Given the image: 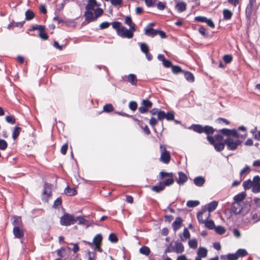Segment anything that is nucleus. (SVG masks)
Returning a JSON list of instances; mask_svg holds the SVG:
<instances>
[{"label": "nucleus", "instance_id": "f257e3e1", "mask_svg": "<svg viewBox=\"0 0 260 260\" xmlns=\"http://www.w3.org/2000/svg\"><path fill=\"white\" fill-rule=\"evenodd\" d=\"M113 28L116 30L117 35L123 38L131 39L134 37V32L136 30L134 26H132L129 29L121 25V23L119 21L112 22Z\"/></svg>", "mask_w": 260, "mask_h": 260}, {"label": "nucleus", "instance_id": "f03ea898", "mask_svg": "<svg viewBox=\"0 0 260 260\" xmlns=\"http://www.w3.org/2000/svg\"><path fill=\"white\" fill-rule=\"evenodd\" d=\"M159 179L162 180L160 182L165 187L171 186L174 182V174L161 171L159 174Z\"/></svg>", "mask_w": 260, "mask_h": 260}, {"label": "nucleus", "instance_id": "7ed1b4c3", "mask_svg": "<svg viewBox=\"0 0 260 260\" xmlns=\"http://www.w3.org/2000/svg\"><path fill=\"white\" fill-rule=\"evenodd\" d=\"M190 128L192 129L194 132L201 134L204 133L206 135L213 134L215 129L213 127L209 125L203 126L201 124H192Z\"/></svg>", "mask_w": 260, "mask_h": 260}, {"label": "nucleus", "instance_id": "20e7f679", "mask_svg": "<svg viewBox=\"0 0 260 260\" xmlns=\"http://www.w3.org/2000/svg\"><path fill=\"white\" fill-rule=\"evenodd\" d=\"M77 221L76 217L73 215L68 213H65L63 216L60 218V223L63 226H70L74 224Z\"/></svg>", "mask_w": 260, "mask_h": 260}, {"label": "nucleus", "instance_id": "39448f33", "mask_svg": "<svg viewBox=\"0 0 260 260\" xmlns=\"http://www.w3.org/2000/svg\"><path fill=\"white\" fill-rule=\"evenodd\" d=\"M241 141L237 139H234L232 137L227 138L224 140V144L229 150H236L239 146L241 145Z\"/></svg>", "mask_w": 260, "mask_h": 260}, {"label": "nucleus", "instance_id": "423d86ee", "mask_svg": "<svg viewBox=\"0 0 260 260\" xmlns=\"http://www.w3.org/2000/svg\"><path fill=\"white\" fill-rule=\"evenodd\" d=\"M160 151L161 152L160 160L165 164H168L171 160L170 152L167 150L166 146L163 145L160 146Z\"/></svg>", "mask_w": 260, "mask_h": 260}, {"label": "nucleus", "instance_id": "0eeeda50", "mask_svg": "<svg viewBox=\"0 0 260 260\" xmlns=\"http://www.w3.org/2000/svg\"><path fill=\"white\" fill-rule=\"evenodd\" d=\"M38 30L39 31V37L43 40H46L48 39V36L45 32V26L42 25H34L31 26V28L29 29L30 31H34Z\"/></svg>", "mask_w": 260, "mask_h": 260}, {"label": "nucleus", "instance_id": "6e6552de", "mask_svg": "<svg viewBox=\"0 0 260 260\" xmlns=\"http://www.w3.org/2000/svg\"><path fill=\"white\" fill-rule=\"evenodd\" d=\"M210 216V213L207 212L206 209H203L197 214L198 220L200 223H204Z\"/></svg>", "mask_w": 260, "mask_h": 260}, {"label": "nucleus", "instance_id": "1a4fd4ad", "mask_svg": "<svg viewBox=\"0 0 260 260\" xmlns=\"http://www.w3.org/2000/svg\"><path fill=\"white\" fill-rule=\"evenodd\" d=\"M23 227H14L13 233L16 238L22 239L24 236Z\"/></svg>", "mask_w": 260, "mask_h": 260}, {"label": "nucleus", "instance_id": "9d476101", "mask_svg": "<svg viewBox=\"0 0 260 260\" xmlns=\"http://www.w3.org/2000/svg\"><path fill=\"white\" fill-rule=\"evenodd\" d=\"M258 176H255L253 178V186L252 187V191L254 193H258L260 192V183L258 180Z\"/></svg>", "mask_w": 260, "mask_h": 260}, {"label": "nucleus", "instance_id": "9b49d317", "mask_svg": "<svg viewBox=\"0 0 260 260\" xmlns=\"http://www.w3.org/2000/svg\"><path fill=\"white\" fill-rule=\"evenodd\" d=\"M242 203H238L234 202L232 205V211L236 215L240 214L242 210Z\"/></svg>", "mask_w": 260, "mask_h": 260}, {"label": "nucleus", "instance_id": "f8f14e48", "mask_svg": "<svg viewBox=\"0 0 260 260\" xmlns=\"http://www.w3.org/2000/svg\"><path fill=\"white\" fill-rule=\"evenodd\" d=\"M208 250L206 248L200 247L198 250V256L196 257L195 260H202V258H205L207 256Z\"/></svg>", "mask_w": 260, "mask_h": 260}, {"label": "nucleus", "instance_id": "ddd939ff", "mask_svg": "<svg viewBox=\"0 0 260 260\" xmlns=\"http://www.w3.org/2000/svg\"><path fill=\"white\" fill-rule=\"evenodd\" d=\"M84 16L85 17V20L88 22V23L96 20L95 16L93 15V11L86 10Z\"/></svg>", "mask_w": 260, "mask_h": 260}, {"label": "nucleus", "instance_id": "4468645a", "mask_svg": "<svg viewBox=\"0 0 260 260\" xmlns=\"http://www.w3.org/2000/svg\"><path fill=\"white\" fill-rule=\"evenodd\" d=\"M125 79H123V80H126L132 85L137 86V79L135 74H130L127 76L125 77Z\"/></svg>", "mask_w": 260, "mask_h": 260}, {"label": "nucleus", "instance_id": "2eb2a0df", "mask_svg": "<svg viewBox=\"0 0 260 260\" xmlns=\"http://www.w3.org/2000/svg\"><path fill=\"white\" fill-rule=\"evenodd\" d=\"M43 198H45L46 200H48V199L51 195V189L50 187V185L48 183H45L44 185V189L43 191Z\"/></svg>", "mask_w": 260, "mask_h": 260}, {"label": "nucleus", "instance_id": "dca6fc26", "mask_svg": "<svg viewBox=\"0 0 260 260\" xmlns=\"http://www.w3.org/2000/svg\"><path fill=\"white\" fill-rule=\"evenodd\" d=\"M179 178L177 182L179 185H183L187 180V176L184 173L179 172L178 173Z\"/></svg>", "mask_w": 260, "mask_h": 260}, {"label": "nucleus", "instance_id": "f3484780", "mask_svg": "<svg viewBox=\"0 0 260 260\" xmlns=\"http://www.w3.org/2000/svg\"><path fill=\"white\" fill-rule=\"evenodd\" d=\"M182 221V218L180 217H178L176 218L175 220L172 223V228L174 231H176L181 228Z\"/></svg>", "mask_w": 260, "mask_h": 260}, {"label": "nucleus", "instance_id": "a211bd4d", "mask_svg": "<svg viewBox=\"0 0 260 260\" xmlns=\"http://www.w3.org/2000/svg\"><path fill=\"white\" fill-rule=\"evenodd\" d=\"M184 251L183 245L179 242H175L174 252L177 253H181Z\"/></svg>", "mask_w": 260, "mask_h": 260}, {"label": "nucleus", "instance_id": "6ab92c4d", "mask_svg": "<svg viewBox=\"0 0 260 260\" xmlns=\"http://www.w3.org/2000/svg\"><path fill=\"white\" fill-rule=\"evenodd\" d=\"M13 218V225L14 227H23L22 219L20 216H14Z\"/></svg>", "mask_w": 260, "mask_h": 260}, {"label": "nucleus", "instance_id": "aec40b11", "mask_svg": "<svg viewBox=\"0 0 260 260\" xmlns=\"http://www.w3.org/2000/svg\"><path fill=\"white\" fill-rule=\"evenodd\" d=\"M236 253H229L227 255H220V258L222 260H237L238 256Z\"/></svg>", "mask_w": 260, "mask_h": 260}, {"label": "nucleus", "instance_id": "412c9836", "mask_svg": "<svg viewBox=\"0 0 260 260\" xmlns=\"http://www.w3.org/2000/svg\"><path fill=\"white\" fill-rule=\"evenodd\" d=\"M24 22L25 21L16 22L14 20H12V21L8 25V28L9 29H12L14 27L21 28L22 27Z\"/></svg>", "mask_w": 260, "mask_h": 260}, {"label": "nucleus", "instance_id": "4be33fe9", "mask_svg": "<svg viewBox=\"0 0 260 260\" xmlns=\"http://www.w3.org/2000/svg\"><path fill=\"white\" fill-rule=\"evenodd\" d=\"M97 3L95 0H88V4L86 6L85 9L86 10H91L94 11L95 10L94 8L96 6Z\"/></svg>", "mask_w": 260, "mask_h": 260}, {"label": "nucleus", "instance_id": "5701e85b", "mask_svg": "<svg viewBox=\"0 0 260 260\" xmlns=\"http://www.w3.org/2000/svg\"><path fill=\"white\" fill-rule=\"evenodd\" d=\"M165 188V187L160 182H159L156 185L151 187V190L156 193L161 192L164 190Z\"/></svg>", "mask_w": 260, "mask_h": 260}, {"label": "nucleus", "instance_id": "b1692460", "mask_svg": "<svg viewBox=\"0 0 260 260\" xmlns=\"http://www.w3.org/2000/svg\"><path fill=\"white\" fill-rule=\"evenodd\" d=\"M176 9L179 12L185 11L187 9L186 4L183 2H179L175 6Z\"/></svg>", "mask_w": 260, "mask_h": 260}, {"label": "nucleus", "instance_id": "393cba45", "mask_svg": "<svg viewBox=\"0 0 260 260\" xmlns=\"http://www.w3.org/2000/svg\"><path fill=\"white\" fill-rule=\"evenodd\" d=\"M194 183L198 186H202L205 182V180L202 176L196 177L193 180Z\"/></svg>", "mask_w": 260, "mask_h": 260}, {"label": "nucleus", "instance_id": "a878e982", "mask_svg": "<svg viewBox=\"0 0 260 260\" xmlns=\"http://www.w3.org/2000/svg\"><path fill=\"white\" fill-rule=\"evenodd\" d=\"M144 33L149 37H154L156 35V30L153 28H145L144 29Z\"/></svg>", "mask_w": 260, "mask_h": 260}, {"label": "nucleus", "instance_id": "bb28decb", "mask_svg": "<svg viewBox=\"0 0 260 260\" xmlns=\"http://www.w3.org/2000/svg\"><path fill=\"white\" fill-rule=\"evenodd\" d=\"M103 237L101 234H97L93 239V243L95 245L96 247H99L100 245Z\"/></svg>", "mask_w": 260, "mask_h": 260}, {"label": "nucleus", "instance_id": "cd10ccee", "mask_svg": "<svg viewBox=\"0 0 260 260\" xmlns=\"http://www.w3.org/2000/svg\"><path fill=\"white\" fill-rule=\"evenodd\" d=\"M245 192H242L235 196L234 198V202L242 203V201L246 198Z\"/></svg>", "mask_w": 260, "mask_h": 260}, {"label": "nucleus", "instance_id": "c85d7f7f", "mask_svg": "<svg viewBox=\"0 0 260 260\" xmlns=\"http://www.w3.org/2000/svg\"><path fill=\"white\" fill-rule=\"evenodd\" d=\"M64 193L69 196H75L77 194V191L75 188H71L67 186L64 189Z\"/></svg>", "mask_w": 260, "mask_h": 260}, {"label": "nucleus", "instance_id": "c756f323", "mask_svg": "<svg viewBox=\"0 0 260 260\" xmlns=\"http://www.w3.org/2000/svg\"><path fill=\"white\" fill-rule=\"evenodd\" d=\"M183 73L184 74V77L187 81H188L189 82H194V77L193 75L191 73L187 71H184Z\"/></svg>", "mask_w": 260, "mask_h": 260}, {"label": "nucleus", "instance_id": "7c9ffc66", "mask_svg": "<svg viewBox=\"0 0 260 260\" xmlns=\"http://www.w3.org/2000/svg\"><path fill=\"white\" fill-rule=\"evenodd\" d=\"M21 131V128L18 126H15L12 133V138L15 140L20 135Z\"/></svg>", "mask_w": 260, "mask_h": 260}, {"label": "nucleus", "instance_id": "2f4dec72", "mask_svg": "<svg viewBox=\"0 0 260 260\" xmlns=\"http://www.w3.org/2000/svg\"><path fill=\"white\" fill-rule=\"evenodd\" d=\"M253 186V181L250 179H248L243 183V186L244 189L246 190L251 188Z\"/></svg>", "mask_w": 260, "mask_h": 260}, {"label": "nucleus", "instance_id": "473e14b6", "mask_svg": "<svg viewBox=\"0 0 260 260\" xmlns=\"http://www.w3.org/2000/svg\"><path fill=\"white\" fill-rule=\"evenodd\" d=\"M218 203L216 201H213L208 205V211L209 213L213 211L216 208Z\"/></svg>", "mask_w": 260, "mask_h": 260}, {"label": "nucleus", "instance_id": "72a5a7b5", "mask_svg": "<svg viewBox=\"0 0 260 260\" xmlns=\"http://www.w3.org/2000/svg\"><path fill=\"white\" fill-rule=\"evenodd\" d=\"M180 237L182 241H185L190 238V233L186 228H185L183 230V236L180 235Z\"/></svg>", "mask_w": 260, "mask_h": 260}, {"label": "nucleus", "instance_id": "f704fd0d", "mask_svg": "<svg viewBox=\"0 0 260 260\" xmlns=\"http://www.w3.org/2000/svg\"><path fill=\"white\" fill-rule=\"evenodd\" d=\"M253 5L248 4L246 7L245 14L246 17L249 19H250L251 16V14L253 11Z\"/></svg>", "mask_w": 260, "mask_h": 260}, {"label": "nucleus", "instance_id": "c9c22d12", "mask_svg": "<svg viewBox=\"0 0 260 260\" xmlns=\"http://www.w3.org/2000/svg\"><path fill=\"white\" fill-rule=\"evenodd\" d=\"M225 145V144H224V141L223 143L220 142V143H216L214 146L215 149L217 151L220 152V151H222L224 149Z\"/></svg>", "mask_w": 260, "mask_h": 260}, {"label": "nucleus", "instance_id": "e433bc0d", "mask_svg": "<svg viewBox=\"0 0 260 260\" xmlns=\"http://www.w3.org/2000/svg\"><path fill=\"white\" fill-rule=\"evenodd\" d=\"M139 251L142 254L148 255L150 252V250L147 246H144L140 248Z\"/></svg>", "mask_w": 260, "mask_h": 260}, {"label": "nucleus", "instance_id": "4c0bfd02", "mask_svg": "<svg viewBox=\"0 0 260 260\" xmlns=\"http://www.w3.org/2000/svg\"><path fill=\"white\" fill-rule=\"evenodd\" d=\"M232 15H233L232 13L230 10H229L228 9H224L223 11V18L225 20L230 19L232 16Z\"/></svg>", "mask_w": 260, "mask_h": 260}, {"label": "nucleus", "instance_id": "58836bf2", "mask_svg": "<svg viewBox=\"0 0 260 260\" xmlns=\"http://www.w3.org/2000/svg\"><path fill=\"white\" fill-rule=\"evenodd\" d=\"M236 254H237L238 258L239 257H243L246 256L248 254V252L244 249H238L236 252Z\"/></svg>", "mask_w": 260, "mask_h": 260}, {"label": "nucleus", "instance_id": "ea45409f", "mask_svg": "<svg viewBox=\"0 0 260 260\" xmlns=\"http://www.w3.org/2000/svg\"><path fill=\"white\" fill-rule=\"evenodd\" d=\"M250 170V168L249 166L247 165L245 166V167L240 172V177H242L243 176H245L249 174Z\"/></svg>", "mask_w": 260, "mask_h": 260}, {"label": "nucleus", "instance_id": "a19ab883", "mask_svg": "<svg viewBox=\"0 0 260 260\" xmlns=\"http://www.w3.org/2000/svg\"><path fill=\"white\" fill-rule=\"evenodd\" d=\"M35 17V14L32 11L28 10L25 12V19L27 20H30L33 19Z\"/></svg>", "mask_w": 260, "mask_h": 260}, {"label": "nucleus", "instance_id": "79ce46f5", "mask_svg": "<svg viewBox=\"0 0 260 260\" xmlns=\"http://www.w3.org/2000/svg\"><path fill=\"white\" fill-rule=\"evenodd\" d=\"M172 71L175 74H178L184 72V71H183L180 67L177 66H172Z\"/></svg>", "mask_w": 260, "mask_h": 260}, {"label": "nucleus", "instance_id": "37998d69", "mask_svg": "<svg viewBox=\"0 0 260 260\" xmlns=\"http://www.w3.org/2000/svg\"><path fill=\"white\" fill-rule=\"evenodd\" d=\"M142 105L148 110L152 106V103L148 100H143Z\"/></svg>", "mask_w": 260, "mask_h": 260}, {"label": "nucleus", "instance_id": "c03bdc74", "mask_svg": "<svg viewBox=\"0 0 260 260\" xmlns=\"http://www.w3.org/2000/svg\"><path fill=\"white\" fill-rule=\"evenodd\" d=\"M124 22L126 24H127L131 27L132 26H134V27L136 28V24L133 22L131 16H126L124 20Z\"/></svg>", "mask_w": 260, "mask_h": 260}, {"label": "nucleus", "instance_id": "a18cd8bd", "mask_svg": "<svg viewBox=\"0 0 260 260\" xmlns=\"http://www.w3.org/2000/svg\"><path fill=\"white\" fill-rule=\"evenodd\" d=\"M204 223H205L206 227L208 228L210 230L214 229V228L215 227L214 222L212 220L205 221Z\"/></svg>", "mask_w": 260, "mask_h": 260}, {"label": "nucleus", "instance_id": "49530a36", "mask_svg": "<svg viewBox=\"0 0 260 260\" xmlns=\"http://www.w3.org/2000/svg\"><path fill=\"white\" fill-rule=\"evenodd\" d=\"M77 221H78L79 224H83V225H87L88 224V221L81 216H78L76 218Z\"/></svg>", "mask_w": 260, "mask_h": 260}, {"label": "nucleus", "instance_id": "de8ad7c7", "mask_svg": "<svg viewBox=\"0 0 260 260\" xmlns=\"http://www.w3.org/2000/svg\"><path fill=\"white\" fill-rule=\"evenodd\" d=\"M188 245L190 248L196 249L198 247V242L196 239H193L188 241Z\"/></svg>", "mask_w": 260, "mask_h": 260}, {"label": "nucleus", "instance_id": "09e8293b", "mask_svg": "<svg viewBox=\"0 0 260 260\" xmlns=\"http://www.w3.org/2000/svg\"><path fill=\"white\" fill-rule=\"evenodd\" d=\"M113 110V106L111 104H107L104 106L103 111L105 112H110Z\"/></svg>", "mask_w": 260, "mask_h": 260}, {"label": "nucleus", "instance_id": "8fccbe9b", "mask_svg": "<svg viewBox=\"0 0 260 260\" xmlns=\"http://www.w3.org/2000/svg\"><path fill=\"white\" fill-rule=\"evenodd\" d=\"M200 204L199 201H188L186 205L188 207H194L199 205Z\"/></svg>", "mask_w": 260, "mask_h": 260}, {"label": "nucleus", "instance_id": "3c124183", "mask_svg": "<svg viewBox=\"0 0 260 260\" xmlns=\"http://www.w3.org/2000/svg\"><path fill=\"white\" fill-rule=\"evenodd\" d=\"M214 229L215 232L219 235H222L225 232V229L222 226H218L217 227H215Z\"/></svg>", "mask_w": 260, "mask_h": 260}, {"label": "nucleus", "instance_id": "603ef678", "mask_svg": "<svg viewBox=\"0 0 260 260\" xmlns=\"http://www.w3.org/2000/svg\"><path fill=\"white\" fill-rule=\"evenodd\" d=\"M8 147L7 142L3 139H0V150H5Z\"/></svg>", "mask_w": 260, "mask_h": 260}, {"label": "nucleus", "instance_id": "864d4df0", "mask_svg": "<svg viewBox=\"0 0 260 260\" xmlns=\"http://www.w3.org/2000/svg\"><path fill=\"white\" fill-rule=\"evenodd\" d=\"M140 47L141 51L145 54L149 51L148 46L146 43H141Z\"/></svg>", "mask_w": 260, "mask_h": 260}, {"label": "nucleus", "instance_id": "5fc2aeb1", "mask_svg": "<svg viewBox=\"0 0 260 260\" xmlns=\"http://www.w3.org/2000/svg\"><path fill=\"white\" fill-rule=\"evenodd\" d=\"M109 240L112 243H117L118 241L117 236L114 233L110 234L109 236Z\"/></svg>", "mask_w": 260, "mask_h": 260}, {"label": "nucleus", "instance_id": "6e6d98bb", "mask_svg": "<svg viewBox=\"0 0 260 260\" xmlns=\"http://www.w3.org/2000/svg\"><path fill=\"white\" fill-rule=\"evenodd\" d=\"M212 134H208V135H207V140L208 141V142H209V143L213 146L215 145V144H216L215 143V139L214 138V137H212L210 135H212Z\"/></svg>", "mask_w": 260, "mask_h": 260}, {"label": "nucleus", "instance_id": "4d7b16f0", "mask_svg": "<svg viewBox=\"0 0 260 260\" xmlns=\"http://www.w3.org/2000/svg\"><path fill=\"white\" fill-rule=\"evenodd\" d=\"M223 60L226 63H229L232 61L233 57L232 55H225L223 57Z\"/></svg>", "mask_w": 260, "mask_h": 260}, {"label": "nucleus", "instance_id": "13d9d810", "mask_svg": "<svg viewBox=\"0 0 260 260\" xmlns=\"http://www.w3.org/2000/svg\"><path fill=\"white\" fill-rule=\"evenodd\" d=\"M94 13H95V18L96 19V20L97 19V18L98 17L101 16L103 14V11L101 8H96V9H95L94 10Z\"/></svg>", "mask_w": 260, "mask_h": 260}, {"label": "nucleus", "instance_id": "bf43d9fd", "mask_svg": "<svg viewBox=\"0 0 260 260\" xmlns=\"http://www.w3.org/2000/svg\"><path fill=\"white\" fill-rule=\"evenodd\" d=\"M220 132L225 136H226L228 138L231 137V129H227V128H223L220 130Z\"/></svg>", "mask_w": 260, "mask_h": 260}, {"label": "nucleus", "instance_id": "052dcab7", "mask_svg": "<svg viewBox=\"0 0 260 260\" xmlns=\"http://www.w3.org/2000/svg\"><path fill=\"white\" fill-rule=\"evenodd\" d=\"M174 248H175V245L173 246V242H171L167 246V248L165 250V252L167 253V252H174Z\"/></svg>", "mask_w": 260, "mask_h": 260}, {"label": "nucleus", "instance_id": "680f3d73", "mask_svg": "<svg viewBox=\"0 0 260 260\" xmlns=\"http://www.w3.org/2000/svg\"><path fill=\"white\" fill-rule=\"evenodd\" d=\"M5 118L6 121L9 123L13 124L16 122V120L13 116H7Z\"/></svg>", "mask_w": 260, "mask_h": 260}, {"label": "nucleus", "instance_id": "e2e57ef3", "mask_svg": "<svg viewBox=\"0 0 260 260\" xmlns=\"http://www.w3.org/2000/svg\"><path fill=\"white\" fill-rule=\"evenodd\" d=\"M128 106H129V109L133 111L136 110V109H137V107H138L137 103L134 101L130 102Z\"/></svg>", "mask_w": 260, "mask_h": 260}, {"label": "nucleus", "instance_id": "0e129e2a", "mask_svg": "<svg viewBox=\"0 0 260 260\" xmlns=\"http://www.w3.org/2000/svg\"><path fill=\"white\" fill-rule=\"evenodd\" d=\"M199 31L204 37L207 38L208 37V34L206 32V29L203 26L200 27Z\"/></svg>", "mask_w": 260, "mask_h": 260}, {"label": "nucleus", "instance_id": "69168bd1", "mask_svg": "<svg viewBox=\"0 0 260 260\" xmlns=\"http://www.w3.org/2000/svg\"><path fill=\"white\" fill-rule=\"evenodd\" d=\"M166 113L164 111H161L159 110L158 114H157V119L159 120H161L165 118Z\"/></svg>", "mask_w": 260, "mask_h": 260}, {"label": "nucleus", "instance_id": "338daca9", "mask_svg": "<svg viewBox=\"0 0 260 260\" xmlns=\"http://www.w3.org/2000/svg\"><path fill=\"white\" fill-rule=\"evenodd\" d=\"M231 137L234 139H239L240 137V135L238 133L237 131L235 129H231Z\"/></svg>", "mask_w": 260, "mask_h": 260}, {"label": "nucleus", "instance_id": "774afa93", "mask_svg": "<svg viewBox=\"0 0 260 260\" xmlns=\"http://www.w3.org/2000/svg\"><path fill=\"white\" fill-rule=\"evenodd\" d=\"M111 3L114 6H118L122 5L123 1L122 0H110Z\"/></svg>", "mask_w": 260, "mask_h": 260}]
</instances>
